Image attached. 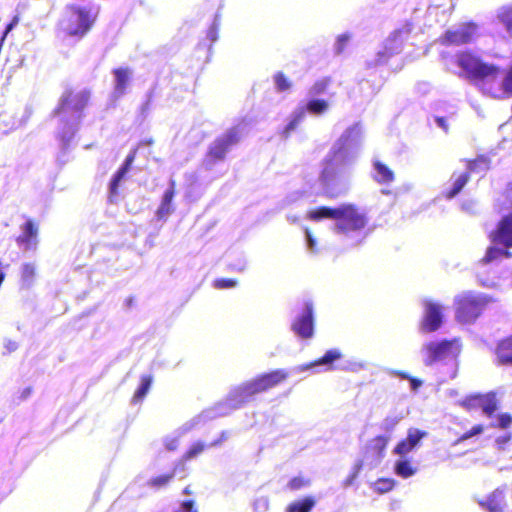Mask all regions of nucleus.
Wrapping results in <instances>:
<instances>
[{
	"label": "nucleus",
	"mask_w": 512,
	"mask_h": 512,
	"mask_svg": "<svg viewBox=\"0 0 512 512\" xmlns=\"http://www.w3.org/2000/svg\"><path fill=\"white\" fill-rule=\"evenodd\" d=\"M395 375L398 376L399 378L401 379H404V380H409L411 375H409L407 372L405 371H396L395 372Z\"/></svg>",
	"instance_id": "55"
},
{
	"label": "nucleus",
	"mask_w": 512,
	"mask_h": 512,
	"mask_svg": "<svg viewBox=\"0 0 512 512\" xmlns=\"http://www.w3.org/2000/svg\"><path fill=\"white\" fill-rule=\"evenodd\" d=\"M481 393L467 395L460 401V406L467 411H472L480 408L481 405Z\"/></svg>",
	"instance_id": "34"
},
{
	"label": "nucleus",
	"mask_w": 512,
	"mask_h": 512,
	"mask_svg": "<svg viewBox=\"0 0 512 512\" xmlns=\"http://www.w3.org/2000/svg\"><path fill=\"white\" fill-rule=\"evenodd\" d=\"M454 341L442 340L439 342H428L423 346L424 364L432 366L453 354Z\"/></svg>",
	"instance_id": "12"
},
{
	"label": "nucleus",
	"mask_w": 512,
	"mask_h": 512,
	"mask_svg": "<svg viewBox=\"0 0 512 512\" xmlns=\"http://www.w3.org/2000/svg\"><path fill=\"white\" fill-rule=\"evenodd\" d=\"M99 15V8L69 4L59 21V28L66 37L84 38L94 27Z\"/></svg>",
	"instance_id": "3"
},
{
	"label": "nucleus",
	"mask_w": 512,
	"mask_h": 512,
	"mask_svg": "<svg viewBox=\"0 0 512 512\" xmlns=\"http://www.w3.org/2000/svg\"><path fill=\"white\" fill-rule=\"evenodd\" d=\"M408 381L410 382L411 389L413 391H417L422 386V380H420L414 376H411Z\"/></svg>",
	"instance_id": "51"
},
{
	"label": "nucleus",
	"mask_w": 512,
	"mask_h": 512,
	"mask_svg": "<svg viewBox=\"0 0 512 512\" xmlns=\"http://www.w3.org/2000/svg\"><path fill=\"white\" fill-rule=\"evenodd\" d=\"M484 431V427L481 424L474 425L471 429L463 433L459 439L458 442H463L468 440L469 438L479 435Z\"/></svg>",
	"instance_id": "44"
},
{
	"label": "nucleus",
	"mask_w": 512,
	"mask_h": 512,
	"mask_svg": "<svg viewBox=\"0 0 512 512\" xmlns=\"http://www.w3.org/2000/svg\"><path fill=\"white\" fill-rule=\"evenodd\" d=\"M306 238L309 248L313 250L316 245V240L314 239L312 233L308 229L306 230Z\"/></svg>",
	"instance_id": "54"
},
{
	"label": "nucleus",
	"mask_w": 512,
	"mask_h": 512,
	"mask_svg": "<svg viewBox=\"0 0 512 512\" xmlns=\"http://www.w3.org/2000/svg\"><path fill=\"white\" fill-rule=\"evenodd\" d=\"M424 314L420 322V329L425 333L437 331L443 323V307L432 300H424Z\"/></svg>",
	"instance_id": "11"
},
{
	"label": "nucleus",
	"mask_w": 512,
	"mask_h": 512,
	"mask_svg": "<svg viewBox=\"0 0 512 512\" xmlns=\"http://www.w3.org/2000/svg\"><path fill=\"white\" fill-rule=\"evenodd\" d=\"M274 82L279 92L287 91L291 88L292 84L288 77L281 71L274 75Z\"/></svg>",
	"instance_id": "39"
},
{
	"label": "nucleus",
	"mask_w": 512,
	"mask_h": 512,
	"mask_svg": "<svg viewBox=\"0 0 512 512\" xmlns=\"http://www.w3.org/2000/svg\"><path fill=\"white\" fill-rule=\"evenodd\" d=\"M428 436V432L417 428L408 429L407 436L400 440L393 449V453L405 456L420 445L423 438Z\"/></svg>",
	"instance_id": "16"
},
{
	"label": "nucleus",
	"mask_w": 512,
	"mask_h": 512,
	"mask_svg": "<svg viewBox=\"0 0 512 512\" xmlns=\"http://www.w3.org/2000/svg\"><path fill=\"white\" fill-rule=\"evenodd\" d=\"M241 138L242 129L239 126L230 127L216 137L205 153L204 165L211 168L216 163L224 161L231 147L237 145Z\"/></svg>",
	"instance_id": "5"
},
{
	"label": "nucleus",
	"mask_w": 512,
	"mask_h": 512,
	"mask_svg": "<svg viewBox=\"0 0 512 512\" xmlns=\"http://www.w3.org/2000/svg\"><path fill=\"white\" fill-rule=\"evenodd\" d=\"M293 332L302 339H309L314 334L313 305L308 302L305 310L291 324Z\"/></svg>",
	"instance_id": "14"
},
{
	"label": "nucleus",
	"mask_w": 512,
	"mask_h": 512,
	"mask_svg": "<svg viewBox=\"0 0 512 512\" xmlns=\"http://www.w3.org/2000/svg\"><path fill=\"white\" fill-rule=\"evenodd\" d=\"M497 17L506 29L512 32V5L503 6L499 10Z\"/></svg>",
	"instance_id": "37"
},
{
	"label": "nucleus",
	"mask_w": 512,
	"mask_h": 512,
	"mask_svg": "<svg viewBox=\"0 0 512 512\" xmlns=\"http://www.w3.org/2000/svg\"><path fill=\"white\" fill-rule=\"evenodd\" d=\"M331 83H332V78L330 76H326L321 79H318L311 86L310 93L312 95H321L328 90Z\"/></svg>",
	"instance_id": "36"
},
{
	"label": "nucleus",
	"mask_w": 512,
	"mask_h": 512,
	"mask_svg": "<svg viewBox=\"0 0 512 512\" xmlns=\"http://www.w3.org/2000/svg\"><path fill=\"white\" fill-rule=\"evenodd\" d=\"M153 383V376L150 374H144L140 377V384L138 388L135 390L132 398L131 403L132 404H138L143 401V399L148 394L151 385Z\"/></svg>",
	"instance_id": "26"
},
{
	"label": "nucleus",
	"mask_w": 512,
	"mask_h": 512,
	"mask_svg": "<svg viewBox=\"0 0 512 512\" xmlns=\"http://www.w3.org/2000/svg\"><path fill=\"white\" fill-rule=\"evenodd\" d=\"M389 440L388 436L378 435L373 437L366 445V454L377 459L382 458Z\"/></svg>",
	"instance_id": "24"
},
{
	"label": "nucleus",
	"mask_w": 512,
	"mask_h": 512,
	"mask_svg": "<svg viewBox=\"0 0 512 512\" xmlns=\"http://www.w3.org/2000/svg\"><path fill=\"white\" fill-rule=\"evenodd\" d=\"M301 119L302 115L298 114L290 120V122L285 126L283 130V134L285 135V137H288L291 134V132L298 127Z\"/></svg>",
	"instance_id": "46"
},
{
	"label": "nucleus",
	"mask_w": 512,
	"mask_h": 512,
	"mask_svg": "<svg viewBox=\"0 0 512 512\" xmlns=\"http://www.w3.org/2000/svg\"><path fill=\"white\" fill-rule=\"evenodd\" d=\"M376 175L374 179L380 184H388L394 181V172L383 162L376 160L373 163Z\"/></svg>",
	"instance_id": "28"
},
{
	"label": "nucleus",
	"mask_w": 512,
	"mask_h": 512,
	"mask_svg": "<svg viewBox=\"0 0 512 512\" xmlns=\"http://www.w3.org/2000/svg\"><path fill=\"white\" fill-rule=\"evenodd\" d=\"M507 198L512 201V182L507 185L506 188Z\"/></svg>",
	"instance_id": "57"
},
{
	"label": "nucleus",
	"mask_w": 512,
	"mask_h": 512,
	"mask_svg": "<svg viewBox=\"0 0 512 512\" xmlns=\"http://www.w3.org/2000/svg\"><path fill=\"white\" fill-rule=\"evenodd\" d=\"M502 91L506 97L512 96V65L506 71L502 80Z\"/></svg>",
	"instance_id": "43"
},
{
	"label": "nucleus",
	"mask_w": 512,
	"mask_h": 512,
	"mask_svg": "<svg viewBox=\"0 0 512 512\" xmlns=\"http://www.w3.org/2000/svg\"><path fill=\"white\" fill-rule=\"evenodd\" d=\"M182 493H183L184 495H191V494L193 493V491H192V489H191V486H190V485L186 486V487L183 489Z\"/></svg>",
	"instance_id": "58"
},
{
	"label": "nucleus",
	"mask_w": 512,
	"mask_h": 512,
	"mask_svg": "<svg viewBox=\"0 0 512 512\" xmlns=\"http://www.w3.org/2000/svg\"><path fill=\"white\" fill-rule=\"evenodd\" d=\"M328 107V102L324 99H312L306 105L307 111L314 115H320L324 113L327 111Z\"/></svg>",
	"instance_id": "35"
},
{
	"label": "nucleus",
	"mask_w": 512,
	"mask_h": 512,
	"mask_svg": "<svg viewBox=\"0 0 512 512\" xmlns=\"http://www.w3.org/2000/svg\"><path fill=\"white\" fill-rule=\"evenodd\" d=\"M115 76V91L119 95H123L126 92L131 71L127 67H119L113 70Z\"/></svg>",
	"instance_id": "27"
},
{
	"label": "nucleus",
	"mask_w": 512,
	"mask_h": 512,
	"mask_svg": "<svg viewBox=\"0 0 512 512\" xmlns=\"http://www.w3.org/2000/svg\"><path fill=\"white\" fill-rule=\"evenodd\" d=\"M416 471L417 469L407 459L397 461L395 464V473L402 478L411 477Z\"/></svg>",
	"instance_id": "33"
},
{
	"label": "nucleus",
	"mask_w": 512,
	"mask_h": 512,
	"mask_svg": "<svg viewBox=\"0 0 512 512\" xmlns=\"http://www.w3.org/2000/svg\"><path fill=\"white\" fill-rule=\"evenodd\" d=\"M491 245L487 247L479 265H488L495 260L511 258L512 252V211L503 214L494 228L487 233Z\"/></svg>",
	"instance_id": "2"
},
{
	"label": "nucleus",
	"mask_w": 512,
	"mask_h": 512,
	"mask_svg": "<svg viewBox=\"0 0 512 512\" xmlns=\"http://www.w3.org/2000/svg\"><path fill=\"white\" fill-rule=\"evenodd\" d=\"M236 284H237L236 280L228 279V278L216 279L214 282V286L218 289L232 288V287L236 286Z\"/></svg>",
	"instance_id": "47"
},
{
	"label": "nucleus",
	"mask_w": 512,
	"mask_h": 512,
	"mask_svg": "<svg viewBox=\"0 0 512 512\" xmlns=\"http://www.w3.org/2000/svg\"><path fill=\"white\" fill-rule=\"evenodd\" d=\"M21 233L16 237V243L24 250L36 249L38 245L39 222L28 218L21 225Z\"/></svg>",
	"instance_id": "13"
},
{
	"label": "nucleus",
	"mask_w": 512,
	"mask_h": 512,
	"mask_svg": "<svg viewBox=\"0 0 512 512\" xmlns=\"http://www.w3.org/2000/svg\"><path fill=\"white\" fill-rule=\"evenodd\" d=\"M437 122H438V124H439L440 126H442V127H444V126H445V125H444V119H443V118H438V119H437Z\"/></svg>",
	"instance_id": "59"
},
{
	"label": "nucleus",
	"mask_w": 512,
	"mask_h": 512,
	"mask_svg": "<svg viewBox=\"0 0 512 512\" xmlns=\"http://www.w3.org/2000/svg\"><path fill=\"white\" fill-rule=\"evenodd\" d=\"M457 64L471 80H483L499 73L495 65L483 62L471 51H463L457 55Z\"/></svg>",
	"instance_id": "8"
},
{
	"label": "nucleus",
	"mask_w": 512,
	"mask_h": 512,
	"mask_svg": "<svg viewBox=\"0 0 512 512\" xmlns=\"http://www.w3.org/2000/svg\"><path fill=\"white\" fill-rule=\"evenodd\" d=\"M176 194V183L170 181L169 188L164 192L162 201L156 210V216L159 220L166 219L173 212L172 200Z\"/></svg>",
	"instance_id": "19"
},
{
	"label": "nucleus",
	"mask_w": 512,
	"mask_h": 512,
	"mask_svg": "<svg viewBox=\"0 0 512 512\" xmlns=\"http://www.w3.org/2000/svg\"><path fill=\"white\" fill-rule=\"evenodd\" d=\"M89 100V90L66 89L60 98L59 104L55 109V113L62 114L70 111L80 114L88 105Z\"/></svg>",
	"instance_id": "9"
},
{
	"label": "nucleus",
	"mask_w": 512,
	"mask_h": 512,
	"mask_svg": "<svg viewBox=\"0 0 512 512\" xmlns=\"http://www.w3.org/2000/svg\"><path fill=\"white\" fill-rule=\"evenodd\" d=\"M393 487L394 481L388 478H380L374 484L375 490L381 494L391 491Z\"/></svg>",
	"instance_id": "42"
},
{
	"label": "nucleus",
	"mask_w": 512,
	"mask_h": 512,
	"mask_svg": "<svg viewBox=\"0 0 512 512\" xmlns=\"http://www.w3.org/2000/svg\"><path fill=\"white\" fill-rule=\"evenodd\" d=\"M315 506V499L312 497H305L301 500L291 502L286 510L287 512H310Z\"/></svg>",
	"instance_id": "31"
},
{
	"label": "nucleus",
	"mask_w": 512,
	"mask_h": 512,
	"mask_svg": "<svg viewBox=\"0 0 512 512\" xmlns=\"http://www.w3.org/2000/svg\"><path fill=\"white\" fill-rule=\"evenodd\" d=\"M137 154V149H133L126 157L122 166L118 169V171L114 174L110 182V198L116 196L118 194V187L121 180L124 178L126 173L129 171L132 163L135 160Z\"/></svg>",
	"instance_id": "18"
},
{
	"label": "nucleus",
	"mask_w": 512,
	"mask_h": 512,
	"mask_svg": "<svg viewBox=\"0 0 512 512\" xmlns=\"http://www.w3.org/2000/svg\"><path fill=\"white\" fill-rule=\"evenodd\" d=\"M476 25L469 23L458 30H447L440 38V43L445 46L464 45L474 39Z\"/></svg>",
	"instance_id": "15"
},
{
	"label": "nucleus",
	"mask_w": 512,
	"mask_h": 512,
	"mask_svg": "<svg viewBox=\"0 0 512 512\" xmlns=\"http://www.w3.org/2000/svg\"><path fill=\"white\" fill-rule=\"evenodd\" d=\"M340 205L337 207L319 206L307 212L306 218L308 220L318 222L323 219H331L337 221Z\"/></svg>",
	"instance_id": "20"
},
{
	"label": "nucleus",
	"mask_w": 512,
	"mask_h": 512,
	"mask_svg": "<svg viewBox=\"0 0 512 512\" xmlns=\"http://www.w3.org/2000/svg\"><path fill=\"white\" fill-rule=\"evenodd\" d=\"M165 447L169 451H174L178 448V440L176 438L169 439L165 442Z\"/></svg>",
	"instance_id": "52"
},
{
	"label": "nucleus",
	"mask_w": 512,
	"mask_h": 512,
	"mask_svg": "<svg viewBox=\"0 0 512 512\" xmlns=\"http://www.w3.org/2000/svg\"><path fill=\"white\" fill-rule=\"evenodd\" d=\"M494 353L497 365L512 367V335L501 339Z\"/></svg>",
	"instance_id": "17"
},
{
	"label": "nucleus",
	"mask_w": 512,
	"mask_h": 512,
	"mask_svg": "<svg viewBox=\"0 0 512 512\" xmlns=\"http://www.w3.org/2000/svg\"><path fill=\"white\" fill-rule=\"evenodd\" d=\"M309 485H310L309 478L302 476V475H298L289 480V482L287 483V488L290 491H298V490H301Z\"/></svg>",
	"instance_id": "38"
},
{
	"label": "nucleus",
	"mask_w": 512,
	"mask_h": 512,
	"mask_svg": "<svg viewBox=\"0 0 512 512\" xmlns=\"http://www.w3.org/2000/svg\"><path fill=\"white\" fill-rule=\"evenodd\" d=\"M175 512H198L194 500H184Z\"/></svg>",
	"instance_id": "48"
},
{
	"label": "nucleus",
	"mask_w": 512,
	"mask_h": 512,
	"mask_svg": "<svg viewBox=\"0 0 512 512\" xmlns=\"http://www.w3.org/2000/svg\"><path fill=\"white\" fill-rule=\"evenodd\" d=\"M221 439H217L209 444H205L203 442H195L193 443L183 454L182 460L189 461L191 459L196 458L200 455L206 448L217 446L221 443Z\"/></svg>",
	"instance_id": "29"
},
{
	"label": "nucleus",
	"mask_w": 512,
	"mask_h": 512,
	"mask_svg": "<svg viewBox=\"0 0 512 512\" xmlns=\"http://www.w3.org/2000/svg\"><path fill=\"white\" fill-rule=\"evenodd\" d=\"M343 357V354L338 349H330L325 352V354L313 362L306 364L301 367V370H305L314 366H326L328 370L334 369L333 363L335 361L340 360Z\"/></svg>",
	"instance_id": "21"
},
{
	"label": "nucleus",
	"mask_w": 512,
	"mask_h": 512,
	"mask_svg": "<svg viewBox=\"0 0 512 512\" xmlns=\"http://www.w3.org/2000/svg\"><path fill=\"white\" fill-rule=\"evenodd\" d=\"M368 221L367 215L355 204H341L335 223V231L345 235L359 232L366 228Z\"/></svg>",
	"instance_id": "7"
},
{
	"label": "nucleus",
	"mask_w": 512,
	"mask_h": 512,
	"mask_svg": "<svg viewBox=\"0 0 512 512\" xmlns=\"http://www.w3.org/2000/svg\"><path fill=\"white\" fill-rule=\"evenodd\" d=\"M35 267L31 263H25L22 267L21 276L24 281H31L35 276Z\"/></svg>",
	"instance_id": "45"
},
{
	"label": "nucleus",
	"mask_w": 512,
	"mask_h": 512,
	"mask_svg": "<svg viewBox=\"0 0 512 512\" xmlns=\"http://www.w3.org/2000/svg\"><path fill=\"white\" fill-rule=\"evenodd\" d=\"M464 162L466 164V169H467L465 172H469V175L471 176V174L473 172H476V171H479L482 169H487L489 166L490 160L485 155H478L474 159H465Z\"/></svg>",
	"instance_id": "30"
},
{
	"label": "nucleus",
	"mask_w": 512,
	"mask_h": 512,
	"mask_svg": "<svg viewBox=\"0 0 512 512\" xmlns=\"http://www.w3.org/2000/svg\"><path fill=\"white\" fill-rule=\"evenodd\" d=\"M349 40V36L346 34H342L337 38V52L341 53L345 49V46Z\"/></svg>",
	"instance_id": "50"
},
{
	"label": "nucleus",
	"mask_w": 512,
	"mask_h": 512,
	"mask_svg": "<svg viewBox=\"0 0 512 512\" xmlns=\"http://www.w3.org/2000/svg\"><path fill=\"white\" fill-rule=\"evenodd\" d=\"M396 424H397V420H390L389 423H387L385 425V430L392 431L394 429V427L396 426Z\"/></svg>",
	"instance_id": "56"
},
{
	"label": "nucleus",
	"mask_w": 512,
	"mask_h": 512,
	"mask_svg": "<svg viewBox=\"0 0 512 512\" xmlns=\"http://www.w3.org/2000/svg\"><path fill=\"white\" fill-rule=\"evenodd\" d=\"M512 425V415L510 413H500L497 415V421L491 423V427L498 429H507Z\"/></svg>",
	"instance_id": "40"
},
{
	"label": "nucleus",
	"mask_w": 512,
	"mask_h": 512,
	"mask_svg": "<svg viewBox=\"0 0 512 512\" xmlns=\"http://www.w3.org/2000/svg\"><path fill=\"white\" fill-rule=\"evenodd\" d=\"M490 512H512L506 496L501 491L493 492L484 504Z\"/></svg>",
	"instance_id": "23"
},
{
	"label": "nucleus",
	"mask_w": 512,
	"mask_h": 512,
	"mask_svg": "<svg viewBox=\"0 0 512 512\" xmlns=\"http://www.w3.org/2000/svg\"><path fill=\"white\" fill-rule=\"evenodd\" d=\"M152 143H153V140H152V139H150V140H148V141L146 142V144H148V145H151Z\"/></svg>",
	"instance_id": "60"
},
{
	"label": "nucleus",
	"mask_w": 512,
	"mask_h": 512,
	"mask_svg": "<svg viewBox=\"0 0 512 512\" xmlns=\"http://www.w3.org/2000/svg\"><path fill=\"white\" fill-rule=\"evenodd\" d=\"M403 44L402 31L393 32L386 40L383 49L377 53V57L366 62V68L371 69L386 64L391 57L401 52Z\"/></svg>",
	"instance_id": "10"
},
{
	"label": "nucleus",
	"mask_w": 512,
	"mask_h": 512,
	"mask_svg": "<svg viewBox=\"0 0 512 512\" xmlns=\"http://www.w3.org/2000/svg\"><path fill=\"white\" fill-rule=\"evenodd\" d=\"M290 376L286 369H275L257 375L256 377L243 382L233 392V396L239 402H245L251 397L269 391L281 383L285 382Z\"/></svg>",
	"instance_id": "4"
},
{
	"label": "nucleus",
	"mask_w": 512,
	"mask_h": 512,
	"mask_svg": "<svg viewBox=\"0 0 512 512\" xmlns=\"http://www.w3.org/2000/svg\"><path fill=\"white\" fill-rule=\"evenodd\" d=\"M174 477V472L157 475L155 477L150 478L149 481L147 482V485L156 490H160L162 488L167 487L174 479Z\"/></svg>",
	"instance_id": "32"
},
{
	"label": "nucleus",
	"mask_w": 512,
	"mask_h": 512,
	"mask_svg": "<svg viewBox=\"0 0 512 512\" xmlns=\"http://www.w3.org/2000/svg\"><path fill=\"white\" fill-rule=\"evenodd\" d=\"M156 98V93L151 90L147 93L145 101L141 104L139 112L142 117H145L151 110Z\"/></svg>",
	"instance_id": "41"
},
{
	"label": "nucleus",
	"mask_w": 512,
	"mask_h": 512,
	"mask_svg": "<svg viewBox=\"0 0 512 512\" xmlns=\"http://www.w3.org/2000/svg\"><path fill=\"white\" fill-rule=\"evenodd\" d=\"M471 176L469 172H462L459 174L454 173L451 177V187L444 192L446 199H453L456 197L469 182Z\"/></svg>",
	"instance_id": "22"
},
{
	"label": "nucleus",
	"mask_w": 512,
	"mask_h": 512,
	"mask_svg": "<svg viewBox=\"0 0 512 512\" xmlns=\"http://www.w3.org/2000/svg\"><path fill=\"white\" fill-rule=\"evenodd\" d=\"M490 298L485 295L467 292L455 298V317L458 322L472 323L486 309Z\"/></svg>",
	"instance_id": "6"
},
{
	"label": "nucleus",
	"mask_w": 512,
	"mask_h": 512,
	"mask_svg": "<svg viewBox=\"0 0 512 512\" xmlns=\"http://www.w3.org/2000/svg\"><path fill=\"white\" fill-rule=\"evenodd\" d=\"M498 407L499 399L496 392L490 391L481 395L480 409L487 417H492Z\"/></svg>",
	"instance_id": "25"
},
{
	"label": "nucleus",
	"mask_w": 512,
	"mask_h": 512,
	"mask_svg": "<svg viewBox=\"0 0 512 512\" xmlns=\"http://www.w3.org/2000/svg\"><path fill=\"white\" fill-rule=\"evenodd\" d=\"M32 392H33V388L32 387H30V386L26 387V388H24L23 390L20 391L18 398L20 400H25V399H27L32 394Z\"/></svg>",
	"instance_id": "53"
},
{
	"label": "nucleus",
	"mask_w": 512,
	"mask_h": 512,
	"mask_svg": "<svg viewBox=\"0 0 512 512\" xmlns=\"http://www.w3.org/2000/svg\"><path fill=\"white\" fill-rule=\"evenodd\" d=\"M20 21V16L19 15H15L12 20L10 21V23L6 26L4 32H3V35L1 37V43L5 40L6 36L9 34V32L19 23Z\"/></svg>",
	"instance_id": "49"
},
{
	"label": "nucleus",
	"mask_w": 512,
	"mask_h": 512,
	"mask_svg": "<svg viewBox=\"0 0 512 512\" xmlns=\"http://www.w3.org/2000/svg\"><path fill=\"white\" fill-rule=\"evenodd\" d=\"M357 136L358 131L355 127L347 128L323 160L319 181L328 198H336L347 190L351 163L349 150Z\"/></svg>",
	"instance_id": "1"
}]
</instances>
